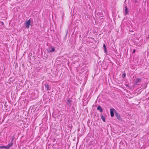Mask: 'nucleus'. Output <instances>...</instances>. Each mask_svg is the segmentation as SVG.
<instances>
[{
    "mask_svg": "<svg viewBox=\"0 0 149 149\" xmlns=\"http://www.w3.org/2000/svg\"><path fill=\"white\" fill-rule=\"evenodd\" d=\"M141 79L140 78H138L136 79L135 81L136 83H138L141 81Z\"/></svg>",
    "mask_w": 149,
    "mask_h": 149,
    "instance_id": "8",
    "label": "nucleus"
},
{
    "mask_svg": "<svg viewBox=\"0 0 149 149\" xmlns=\"http://www.w3.org/2000/svg\"><path fill=\"white\" fill-rule=\"evenodd\" d=\"M67 101L66 104L68 105H70V103L72 102V100L69 99H67Z\"/></svg>",
    "mask_w": 149,
    "mask_h": 149,
    "instance_id": "5",
    "label": "nucleus"
},
{
    "mask_svg": "<svg viewBox=\"0 0 149 149\" xmlns=\"http://www.w3.org/2000/svg\"><path fill=\"white\" fill-rule=\"evenodd\" d=\"M31 20L30 19H29L28 21H26L25 22V26L26 28L29 29V25H30Z\"/></svg>",
    "mask_w": 149,
    "mask_h": 149,
    "instance_id": "1",
    "label": "nucleus"
},
{
    "mask_svg": "<svg viewBox=\"0 0 149 149\" xmlns=\"http://www.w3.org/2000/svg\"><path fill=\"white\" fill-rule=\"evenodd\" d=\"M125 15H127V14L129 12V10H128L126 6L125 7Z\"/></svg>",
    "mask_w": 149,
    "mask_h": 149,
    "instance_id": "7",
    "label": "nucleus"
},
{
    "mask_svg": "<svg viewBox=\"0 0 149 149\" xmlns=\"http://www.w3.org/2000/svg\"><path fill=\"white\" fill-rule=\"evenodd\" d=\"M104 52L105 53H107V49L106 48H104Z\"/></svg>",
    "mask_w": 149,
    "mask_h": 149,
    "instance_id": "13",
    "label": "nucleus"
},
{
    "mask_svg": "<svg viewBox=\"0 0 149 149\" xmlns=\"http://www.w3.org/2000/svg\"><path fill=\"white\" fill-rule=\"evenodd\" d=\"M101 118H102V120H103V121H104V122H105V117L104 116H101Z\"/></svg>",
    "mask_w": 149,
    "mask_h": 149,
    "instance_id": "10",
    "label": "nucleus"
},
{
    "mask_svg": "<svg viewBox=\"0 0 149 149\" xmlns=\"http://www.w3.org/2000/svg\"><path fill=\"white\" fill-rule=\"evenodd\" d=\"M51 50H50L49 52H53L55 51V49L54 47H51Z\"/></svg>",
    "mask_w": 149,
    "mask_h": 149,
    "instance_id": "9",
    "label": "nucleus"
},
{
    "mask_svg": "<svg viewBox=\"0 0 149 149\" xmlns=\"http://www.w3.org/2000/svg\"><path fill=\"white\" fill-rule=\"evenodd\" d=\"M104 52L105 53H107V49L106 48H104Z\"/></svg>",
    "mask_w": 149,
    "mask_h": 149,
    "instance_id": "14",
    "label": "nucleus"
},
{
    "mask_svg": "<svg viewBox=\"0 0 149 149\" xmlns=\"http://www.w3.org/2000/svg\"><path fill=\"white\" fill-rule=\"evenodd\" d=\"M45 87L47 89V90H49V86L48 84H45Z\"/></svg>",
    "mask_w": 149,
    "mask_h": 149,
    "instance_id": "12",
    "label": "nucleus"
},
{
    "mask_svg": "<svg viewBox=\"0 0 149 149\" xmlns=\"http://www.w3.org/2000/svg\"><path fill=\"white\" fill-rule=\"evenodd\" d=\"M103 47L104 49L106 48V46L104 44L103 45Z\"/></svg>",
    "mask_w": 149,
    "mask_h": 149,
    "instance_id": "15",
    "label": "nucleus"
},
{
    "mask_svg": "<svg viewBox=\"0 0 149 149\" xmlns=\"http://www.w3.org/2000/svg\"><path fill=\"white\" fill-rule=\"evenodd\" d=\"M1 24L2 25H4V24L3 22H1Z\"/></svg>",
    "mask_w": 149,
    "mask_h": 149,
    "instance_id": "17",
    "label": "nucleus"
},
{
    "mask_svg": "<svg viewBox=\"0 0 149 149\" xmlns=\"http://www.w3.org/2000/svg\"><path fill=\"white\" fill-rule=\"evenodd\" d=\"M110 112L111 116L112 117L114 116V113L113 112H115V113L116 112V110L113 108H111L110 109Z\"/></svg>",
    "mask_w": 149,
    "mask_h": 149,
    "instance_id": "3",
    "label": "nucleus"
},
{
    "mask_svg": "<svg viewBox=\"0 0 149 149\" xmlns=\"http://www.w3.org/2000/svg\"><path fill=\"white\" fill-rule=\"evenodd\" d=\"M14 139L13 138L12 139L10 143H9L7 146V149H9L13 145V140Z\"/></svg>",
    "mask_w": 149,
    "mask_h": 149,
    "instance_id": "2",
    "label": "nucleus"
},
{
    "mask_svg": "<svg viewBox=\"0 0 149 149\" xmlns=\"http://www.w3.org/2000/svg\"><path fill=\"white\" fill-rule=\"evenodd\" d=\"M0 148L1 149H2V148H5L6 149H7V146H1L0 147Z\"/></svg>",
    "mask_w": 149,
    "mask_h": 149,
    "instance_id": "11",
    "label": "nucleus"
},
{
    "mask_svg": "<svg viewBox=\"0 0 149 149\" xmlns=\"http://www.w3.org/2000/svg\"><path fill=\"white\" fill-rule=\"evenodd\" d=\"M135 51L136 50L135 49H134L133 51V53H134L135 52Z\"/></svg>",
    "mask_w": 149,
    "mask_h": 149,
    "instance_id": "18",
    "label": "nucleus"
},
{
    "mask_svg": "<svg viewBox=\"0 0 149 149\" xmlns=\"http://www.w3.org/2000/svg\"><path fill=\"white\" fill-rule=\"evenodd\" d=\"M115 115L118 119L119 120L121 119L120 115L119 113H117L116 112L115 113Z\"/></svg>",
    "mask_w": 149,
    "mask_h": 149,
    "instance_id": "4",
    "label": "nucleus"
},
{
    "mask_svg": "<svg viewBox=\"0 0 149 149\" xmlns=\"http://www.w3.org/2000/svg\"><path fill=\"white\" fill-rule=\"evenodd\" d=\"M97 110H99L100 112H102L103 111V109L100 105H99L97 108Z\"/></svg>",
    "mask_w": 149,
    "mask_h": 149,
    "instance_id": "6",
    "label": "nucleus"
},
{
    "mask_svg": "<svg viewBox=\"0 0 149 149\" xmlns=\"http://www.w3.org/2000/svg\"><path fill=\"white\" fill-rule=\"evenodd\" d=\"M125 74H123V78L125 77Z\"/></svg>",
    "mask_w": 149,
    "mask_h": 149,
    "instance_id": "16",
    "label": "nucleus"
}]
</instances>
